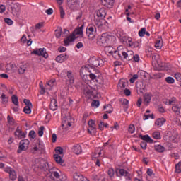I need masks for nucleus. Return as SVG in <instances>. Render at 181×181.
<instances>
[{
  "instance_id": "12",
  "label": "nucleus",
  "mask_w": 181,
  "mask_h": 181,
  "mask_svg": "<svg viewBox=\"0 0 181 181\" xmlns=\"http://www.w3.org/2000/svg\"><path fill=\"white\" fill-rule=\"evenodd\" d=\"M31 53L32 54H35V56H42L45 59H47V57H49V54L46 52V49L45 48L33 49Z\"/></svg>"
},
{
  "instance_id": "42",
  "label": "nucleus",
  "mask_w": 181,
  "mask_h": 181,
  "mask_svg": "<svg viewBox=\"0 0 181 181\" xmlns=\"http://www.w3.org/2000/svg\"><path fill=\"white\" fill-rule=\"evenodd\" d=\"M121 103L122 104V105H124V108L126 110H128V104H129V101L127 99H122L121 100Z\"/></svg>"
},
{
  "instance_id": "47",
  "label": "nucleus",
  "mask_w": 181,
  "mask_h": 181,
  "mask_svg": "<svg viewBox=\"0 0 181 181\" xmlns=\"http://www.w3.org/2000/svg\"><path fill=\"white\" fill-rule=\"evenodd\" d=\"M0 98H1L3 104H6L8 103V97L6 96V95L3 93L0 96Z\"/></svg>"
},
{
  "instance_id": "53",
  "label": "nucleus",
  "mask_w": 181,
  "mask_h": 181,
  "mask_svg": "<svg viewBox=\"0 0 181 181\" xmlns=\"http://www.w3.org/2000/svg\"><path fill=\"white\" fill-rule=\"evenodd\" d=\"M55 152L57 155H63V148L62 147H57L55 148Z\"/></svg>"
},
{
  "instance_id": "4",
  "label": "nucleus",
  "mask_w": 181,
  "mask_h": 181,
  "mask_svg": "<svg viewBox=\"0 0 181 181\" xmlns=\"http://www.w3.org/2000/svg\"><path fill=\"white\" fill-rule=\"evenodd\" d=\"M168 105H173L172 110L177 115H181V102H178L176 98L173 97L168 102Z\"/></svg>"
},
{
  "instance_id": "23",
  "label": "nucleus",
  "mask_w": 181,
  "mask_h": 181,
  "mask_svg": "<svg viewBox=\"0 0 181 181\" xmlns=\"http://www.w3.org/2000/svg\"><path fill=\"white\" fill-rule=\"evenodd\" d=\"M74 181H86L84 176L81 175L80 173H74Z\"/></svg>"
},
{
  "instance_id": "49",
  "label": "nucleus",
  "mask_w": 181,
  "mask_h": 181,
  "mask_svg": "<svg viewBox=\"0 0 181 181\" xmlns=\"http://www.w3.org/2000/svg\"><path fill=\"white\" fill-rule=\"evenodd\" d=\"M146 32V28H142L139 31V36H140V37H143V36H145Z\"/></svg>"
},
{
  "instance_id": "11",
  "label": "nucleus",
  "mask_w": 181,
  "mask_h": 181,
  "mask_svg": "<svg viewBox=\"0 0 181 181\" xmlns=\"http://www.w3.org/2000/svg\"><path fill=\"white\" fill-rule=\"evenodd\" d=\"M88 132L90 135H94L97 132V125L95 124V122L93 119H90L88 122Z\"/></svg>"
},
{
  "instance_id": "24",
  "label": "nucleus",
  "mask_w": 181,
  "mask_h": 181,
  "mask_svg": "<svg viewBox=\"0 0 181 181\" xmlns=\"http://www.w3.org/2000/svg\"><path fill=\"white\" fill-rule=\"evenodd\" d=\"M141 45H142V43H141L140 40H138L137 41L132 40V43L129 45V47H132V49H140Z\"/></svg>"
},
{
  "instance_id": "50",
  "label": "nucleus",
  "mask_w": 181,
  "mask_h": 181,
  "mask_svg": "<svg viewBox=\"0 0 181 181\" xmlns=\"http://www.w3.org/2000/svg\"><path fill=\"white\" fill-rule=\"evenodd\" d=\"M181 172V162L180 161L177 164L175 165V173H180Z\"/></svg>"
},
{
  "instance_id": "6",
  "label": "nucleus",
  "mask_w": 181,
  "mask_h": 181,
  "mask_svg": "<svg viewBox=\"0 0 181 181\" xmlns=\"http://www.w3.org/2000/svg\"><path fill=\"white\" fill-rule=\"evenodd\" d=\"M49 181H67V177L62 174L60 170L52 171L49 176Z\"/></svg>"
},
{
  "instance_id": "48",
  "label": "nucleus",
  "mask_w": 181,
  "mask_h": 181,
  "mask_svg": "<svg viewBox=\"0 0 181 181\" xmlns=\"http://www.w3.org/2000/svg\"><path fill=\"white\" fill-rule=\"evenodd\" d=\"M91 106L92 107H95V108H98L100 107V101L98 100H93L92 103H91Z\"/></svg>"
},
{
  "instance_id": "10",
  "label": "nucleus",
  "mask_w": 181,
  "mask_h": 181,
  "mask_svg": "<svg viewBox=\"0 0 181 181\" xmlns=\"http://www.w3.org/2000/svg\"><path fill=\"white\" fill-rule=\"evenodd\" d=\"M30 141L28 139H23L19 143V148L18 149V153H22V151H27L29 148Z\"/></svg>"
},
{
  "instance_id": "54",
  "label": "nucleus",
  "mask_w": 181,
  "mask_h": 181,
  "mask_svg": "<svg viewBox=\"0 0 181 181\" xmlns=\"http://www.w3.org/2000/svg\"><path fill=\"white\" fill-rule=\"evenodd\" d=\"M138 74H134L132 77L130 78V83H132V84H134V83H135V81L138 80Z\"/></svg>"
},
{
  "instance_id": "60",
  "label": "nucleus",
  "mask_w": 181,
  "mask_h": 181,
  "mask_svg": "<svg viewBox=\"0 0 181 181\" xmlns=\"http://www.w3.org/2000/svg\"><path fill=\"white\" fill-rule=\"evenodd\" d=\"M45 130V127L41 126L38 129L39 136H43V131Z\"/></svg>"
},
{
  "instance_id": "16",
  "label": "nucleus",
  "mask_w": 181,
  "mask_h": 181,
  "mask_svg": "<svg viewBox=\"0 0 181 181\" xmlns=\"http://www.w3.org/2000/svg\"><path fill=\"white\" fill-rule=\"evenodd\" d=\"M134 59V51H124L123 50V59L132 60Z\"/></svg>"
},
{
  "instance_id": "18",
  "label": "nucleus",
  "mask_w": 181,
  "mask_h": 181,
  "mask_svg": "<svg viewBox=\"0 0 181 181\" xmlns=\"http://www.w3.org/2000/svg\"><path fill=\"white\" fill-rule=\"evenodd\" d=\"M95 18L101 19L103 18H105V8H102L99 10L96 11L95 13Z\"/></svg>"
},
{
  "instance_id": "29",
  "label": "nucleus",
  "mask_w": 181,
  "mask_h": 181,
  "mask_svg": "<svg viewBox=\"0 0 181 181\" xmlns=\"http://www.w3.org/2000/svg\"><path fill=\"white\" fill-rule=\"evenodd\" d=\"M165 122H166V119L162 117V118H159L158 119L156 122H155V125L156 127H158V128L163 126V124H165Z\"/></svg>"
},
{
  "instance_id": "40",
  "label": "nucleus",
  "mask_w": 181,
  "mask_h": 181,
  "mask_svg": "<svg viewBox=\"0 0 181 181\" xmlns=\"http://www.w3.org/2000/svg\"><path fill=\"white\" fill-rule=\"evenodd\" d=\"M83 94H85L86 96L88 97V96L91 95V94H93V90H91L88 88H86L83 90Z\"/></svg>"
},
{
  "instance_id": "1",
  "label": "nucleus",
  "mask_w": 181,
  "mask_h": 181,
  "mask_svg": "<svg viewBox=\"0 0 181 181\" xmlns=\"http://www.w3.org/2000/svg\"><path fill=\"white\" fill-rule=\"evenodd\" d=\"M83 25H81V27H78V28H76L73 33L72 35H69L68 37H66L64 40V45L69 46L71 42H74L77 37H83L84 36V33H83Z\"/></svg>"
},
{
  "instance_id": "17",
  "label": "nucleus",
  "mask_w": 181,
  "mask_h": 181,
  "mask_svg": "<svg viewBox=\"0 0 181 181\" xmlns=\"http://www.w3.org/2000/svg\"><path fill=\"white\" fill-rule=\"evenodd\" d=\"M14 135L18 139H23V138H26V133L22 132L19 127L16 129Z\"/></svg>"
},
{
  "instance_id": "55",
  "label": "nucleus",
  "mask_w": 181,
  "mask_h": 181,
  "mask_svg": "<svg viewBox=\"0 0 181 181\" xmlns=\"http://www.w3.org/2000/svg\"><path fill=\"white\" fill-rule=\"evenodd\" d=\"M8 8L10 9L11 7L15 4V1L13 0H7L6 2Z\"/></svg>"
},
{
  "instance_id": "21",
  "label": "nucleus",
  "mask_w": 181,
  "mask_h": 181,
  "mask_svg": "<svg viewBox=\"0 0 181 181\" xmlns=\"http://www.w3.org/2000/svg\"><path fill=\"white\" fill-rule=\"evenodd\" d=\"M67 59H69V57L67 56V54H62L60 55H58L56 57L55 60L58 63H63V62H66V60H67Z\"/></svg>"
},
{
  "instance_id": "46",
  "label": "nucleus",
  "mask_w": 181,
  "mask_h": 181,
  "mask_svg": "<svg viewBox=\"0 0 181 181\" xmlns=\"http://www.w3.org/2000/svg\"><path fill=\"white\" fill-rule=\"evenodd\" d=\"M32 106H25L23 109L25 114H30L32 112Z\"/></svg>"
},
{
  "instance_id": "30",
  "label": "nucleus",
  "mask_w": 181,
  "mask_h": 181,
  "mask_svg": "<svg viewBox=\"0 0 181 181\" xmlns=\"http://www.w3.org/2000/svg\"><path fill=\"white\" fill-rule=\"evenodd\" d=\"M114 50H115V49L111 46H105V52L107 56H112V53H114Z\"/></svg>"
},
{
  "instance_id": "57",
  "label": "nucleus",
  "mask_w": 181,
  "mask_h": 181,
  "mask_svg": "<svg viewBox=\"0 0 181 181\" xmlns=\"http://www.w3.org/2000/svg\"><path fill=\"white\" fill-rule=\"evenodd\" d=\"M138 76H141V78H146V72L144 71H138Z\"/></svg>"
},
{
  "instance_id": "26",
  "label": "nucleus",
  "mask_w": 181,
  "mask_h": 181,
  "mask_svg": "<svg viewBox=\"0 0 181 181\" xmlns=\"http://www.w3.org/2000/svg\"><path fill=\"white\" fill-rule=\"evenodd\" d=\"M163 46V40H162L161 37L158 38V40L156 41V43H155L156 49H158V50H160Z\"/></svg>"
},
{
  "instance_id": "34",
  "label": "nucleus",
  "mask_w": 181,
  "mask_h": 181,
  "mask_svg": "<svg viewBox=\"0 0 181 181\" xmlns=\"http://www.w3.org/2000/svg\"><path fill=\"white\" fill-rule=\"evenodd\" d=\"M54 158L57 163H59V165H63V159H62V156H60L59 154H54Z\"/></svg>"
},
{
  "instance_id": "9",
  "label": "nucleus",
  "mask_w": 181,
  "mask_h": 181,
  "mask_svg": "<svg viewBox=\"0 0 181 181\" xmlns=\"http://www.w3.org/2000/svg\"><path fill=\"white\" fill-rule=\"evenodd\" d=\"M117 36L123 42V45H127L129 47L131 46V43H132V38L131 37L124 35L123 34L121 35L119 33H117Z\"/></svg>"
},
{
  "instance_id": "15",
  "label": "nucleus",
  "mask_w": 181,
  "mask_h": 181,
  "mask_svg": "<svg viewBox=\"0 0 181 181\" xmlns=\"http://www.w3.org/2000/svg\"><path fill=\"white\" fill-rule=\"evenodd\" d=\"M116 175L117 176H124L127 180H129L131 179V174L124 169L116 170Z\"/></svg>"
},
{
  "instance_id": "41",
  "label": "nucleus",
  "mask_w": 181,
  "mask_h": 181,
  "mask_svg": "<svg viewBox=\"0 0 181 181\" xmlns=\"http://www.w3.org/2000/svg\"><path fill=\"white\" fill-rule=\"evenodd\" d=\"M26 71V65H21L18 69V72L20 74H23Z\"/></svg>"
},
{
  "instance_id": "45",
  "label": "nucleus",
  "mask_w": 181,
  "mask_h": 181,
  "mask_svg": "<svg viewBox=\"0 0 181 181\" xmlns=\"http://www.w3.org/2000/svg\"><path fill=\"white\" fill-rule=\"evenodd\" d=\"M165 81L168 84H173L175 83V79L171 76H168L165 78Z\"/></svg>"
},
{
  "instance_id": "32",
  "label": "nucleus",
  "mask_w": 181,
  "mask_h": 181,
  "mask_svg": "<svg viewBox=\"0 0 181 181\" xmlns=\"http://www.w3.org/2000/svg\"><path fill=\"white\" fill-rule=\"evenodd\" d=\"M141 139L144 141V142H148L149 144H153V139L148 135H140Z\"/></svg>"
},
{
  "instance_id": "59",
  "label": "nucleus",
  "mask_w": 181,
  "mask_h": 181,
  "mask_svg": "<svg viewBox=\"0 0 181 181\" xmlns=\"http://www.w3.org/2000/svg\"><path fill=\"white\" fill-rule=\"evenodd\" d=\"M29 137L31 138L32 139H35L36 138V132L35 131L31 130L29 132Z\"/></svg>"
},
{
  "instance_id": "25",
  "label": "nucleus",
  "mask_w": 181,
  "mask_h": 181,
  "mask_svg": "<svg viewBox=\"0 0 181 181\" xmlns=\"http://www.w3.org/2000/svg\"><path fill=\"white\" fill-rule=\"evenodd\" d=\"M10 9L12 13L16 14L19 12V4L15 2L11 7Z\"/></svg>"
},
{
  "instance_id": "28",
  "label": "nucleus",
  "mask_w": 181,
  "mask_h": 181,
  "mask_svg": "<svg viewBox=\"0 0 181 181\" xmlns=\"http://www.w3.org/2000/svg\"><path fill=\"white\" fill-rule=\"evenodd\" d=\"M78 0H67V5L70 9H74L77 5Z\"/></svg>"
},
{
  "instance_id": "58",
  "label": "nucleus",
  "mask_w": 181,
  "mask_h": 181,
  "mask_svg": "<svg viewBox=\"0 0 181 181\" xmlns=\"http://www.w3.org/2000/svg\"><path fill=\"white\" fill-rule=\"evenodd\" d=\"M107 174H108V176H110V177H114V175H115L114 170L112 168H109L107 171Z\"/></svg>"
},
{
  "instance_id": "31",
  "label": "nucleus",
  "mask_w": 181,
  "mask_h": 181,
  "mask_svg": "<svg viewBox=\"0 0 181 181\" xmlns=\"http://www.w3.org/2000/svg\"><path fill=\"white\" fill-rule=\"evenodd\" d=\"M72 151L74 153H76V155H80V153L81 152V146L79 144H76L73 146Z\"/></svg>"
},
{
  "instance_id": "51",
  "label": "nucleus",
  "mask_w": 181,
  "mask_h": 181,
  "mask_svg": "<svg viewBox=\"0 0 181 181\" xmlns=\"http://www.w3.org/2000/svg\"><path fill=\"white\" fill-rule=\"evenodd\" d=\"M153 137L154 138V139H160V132H154L153 133Z\"/></svg>"
},
{
  "instance_id": "38",
  "label": "nucleus",
  "mask_w": 181,
  "mask_h": 181,
  "mask_svg": "<svg viewBox=\"0 0 181 181\" xmlns=\"http://www.w3.org/2000/svg\"><path fill=\"white\" fill-rule=\"evenodd\" d=\"M95 24L98 28H102L103 27V23L101 22V18H97L95 16L94 17Z\"/></svg>"
},
{
  "instance_id": "7",
  "label": "nucleus",
  "mask_w": 181,
  "mask_h": 181,
  "mask_svg": "<svg viewBox=\"0 0 181 181\" xmlns=\"http://www.w3.org/2000/svg\"><path fill=\"white\" fill-rule=\"evenodd\" d=\"M86 35L89 40H94L97 36V27L90 25L86 28Z\"/></svg>"
},
{
  "instance_id": "35",
  "label": "nucleus",
  "mask_w": 181,
  "mask_h": 181,
  "mask_svg": "<svg viewBox=\"0 0 181 181\" xmlns=\"http://www.w3.org/2000/svg\"><path fill=\"white\" fill-rule=\"evenodd\" d=\"M7 122L11 127H13V125L16 124V122H15V119H13V117L9 115L7 116Z\"/></svg>"
},
{
  "instance_id": "63",
  "label": "nucleus",
  "mask_w": 181,
  "mask_h": 181,
  "mask_svg": "<svg viewBox=\"0 0 181 181\" xmlns=\"http://www.w3.org/2000/svg\"><path fill=\"white\" fill-rule=\"evenodd\" d=\"M4 21L6 23H7V25H13V21H12L11 18H5L4 19Z\"/></svg>"
},
{
  "instance_id": "44",
  "label": "nucleus",
  "mask_w": 181,
  "mask_h": 181,
  "mask_svg": "<svg viewBox=\"0 0 181 181\" xmlns=\"http://www.w3.org/2000/svg\"><path fill=\"white\" fill-rule=\"evenodd\" d=\"M55 36L59 39L62 36V28H57L55 30Z\"/></svg>"
},
{
  "instance_id": "36",
  "label": "nucleus",
  "mask_w": 181,
  "mask_h": 181,
  "mask_svg": "<svg viewBox=\"0 0 181 181\" xmlns=\"http://www.w3.org/2000/svg\"><path fill=\"white\" fill-rule=\"evenodd\" d=\"M11 101L16 107L19 106V100H18V96H16V95H13L11 96Z\"/></svg>"
},
{
  "instance_id": "20",
  "label": "nucleus",
  "mask_w": 181,
  "mask_h": 181,
  "mask_svg": "<svg viewBox=\"0 0 181 181\" xmlns=\"http://www.w3.org/2000/svg\"><path fill=\"white\" fill-rule=\"evenodd\" d=\"M151 100H152V95H151L150 93H145L144 95L143 103L144 105H149V104L151 103Z\"/></svg>"
},
{
  "instance_id": "37",
  "label": "nucleus",
  "mask_w": 181,
  "mask_h": 181,
  "mask_svg": "<svg viewBox=\"0 0 181 181\" xmlns=\"http://www.w3.org/2000/svg\"><path fill=\"white\" fill-rule=\"evenodd\" d=\"M103 109L106 110L105 112H107V114H111V112H112V105H105Z\"/></svg>"
},
{
  "instance_id": "22",
  "label": "nucleus",
  "mask_w": 181,
  "mask_h": 181,
  "mask_svg": "<svg viewBox=\"0 0 181 181\" xmlns=\"http://www.w3.org/2000/svg\"><path fill=\"white\" fill-rule=\"evenodd\" d=\"M154 150L156 151V152H158V153H163V152L166 151V148L161 144H155Z\"/></svg>"
},
{
  "instance_id": "8",
  "label": "nucleus",
  "mask_w": 181,
  "mask_h": 181,
  "mask_svg": "<svg viewBox=\"0 0 181 181\" xmlns=\"http://www.w3.org/2000/svg\"><path fill=\"white\" fill-rule=\"evenodd\" d=\"M89 62L94 67H98V66L101 67L102 66H104V60L100 59V57H92L89 59Z\"/></svg>"
},
{
  "instance_id": "33",
  "label": "nucleus",
  "mask_w": 181,
  "mask_h": 181,
  "mask_svg": "<svg viewBox=\"0 0 181 181\" xmlns=\"http://www.w3.org/2000/svg\"><path fill=\"white\" fill-rule=\"evenodd\" d=\"M67 78L68 80H69V83L71 84H73V83H74V75H73V72H71V71H67Z\"/></svg>"
},
{
  "instance_id": "39",
  "label": "nucleus",
  "mask_w": 181,
  "mask_h": 181,
  "mask_svg": "<svg viewBox=\"0 0 181 181\" xmlns=\"http://www.w3.org/2000/svg\"><path fill=\"white\" fill-rule=\"evenodd\" d=\"M176 138H177V134L172 133L169 136V141H170V142H173V141H176Z\"/></svg>"
},
{
  "instance_id": "62",
  "label": "nucleus",
  "mask_w": 181,
  "mask_h": 181,
  "mask_svg": "<svg viewBox=\"0 0 181 181\" xmlns=\"http://www.w3.org/2000/svg\"><path fill=\"white\" fill-rule=\"evenodd\" d=\"M24 104H25L26 107H32V103L28 99H24Z\"/></svg>"
},
{
  "instance_id": "5",
  "label": "nucleus",
  "mask_w": 181,
  "mask_h": 181,
  "mask_svg": "<svg viewBox=\"0 0 181 181\" xmlns=\"http://www.w3.org/2000/svg\"><path fill=\"white\" fill-rule=\"evenodd\" d=\"M74 124V119H73L71 116L65 115L62 117V127L63 129H66V131H69L70 128L73 127Z\"/></svg>"
},
{
  "instance_id": "43",
  "label": "nucleus",
  "mask_w": 181,
  "mask_h": 181,
  "mask_svg": "<svg viewBox=\"0 0 181 181\" xmlns=\"http://www.w3.org/2000/svg\"><path fill=\"white\" fill-rule=\"evenodd\" d=\"M16 67V66L13 65V64H8L6 66V70H11V71H15V68Z\"/></svg>"
},
{
  "instance_id": "56",
  "label": "nucleus",
  "mask_w": 181,
  "mask_h": 181,
  "mask_svg": "<svg viewBox=\"0 0 181 181\" xmlns=\"http://www.w3.org/2000/svg\"><path fill=\"white\" fill-rule=\"evenodd\" d=\"M54 83H56V81L54 79H52L47 82L46 87H47V86H49V87H53L54 86Z\"/></svg>"
},
{
  "instance_id": "64",
  "label": "nucleus",
  "mask_w": 181,
  "mask_h": 181,
  "mask_svg": "<svg viewBox=\"0 0 181 181\" xmlns=\"http://www.w3.org/2000/svg\"><path fill=\"white\" fill-rule=\"evenodd\" d=\"M101 156V149H98V151H96L95 152V155H93L95 158H98V156Z\"/></svg>"
},
{
  "instance_id": "13",
  "label": "nucleus",
  "mask_w": 181,
  "mask_h": 181,
  "mask_svg": "<svg viewBox=\"0 0 181 181\" xmlns=\"http://www.w3.org/2000/svg\"><path fill=\"white\" fill-rule=\"evenodd\" d=\"M4 170L6 173H8L10 180H12V181L16 180L17 175H16V172H15V170H13L11 167H7V168H4Z\"/></svg>"
},
{
  "instance_id": "3",
  "label": "nucleus",
  "mask_w": 181,
  "mask_h": 181,
  "mask_svg": "<svg viewBox=\"0 0 181 181\" xmlns=\"http://www.w3.org/2000/svg\"><path fill=\"white\" fill-rule=\"evenodd\" d=\"M33 169L34 170H37V169L47 170L49 169V163L43 158H37L33 163Z\"/></svg>"
},
{
  "instance_id": "61",
  "label": "nucleus",
  "mask_w": 181,
  "mask_h": 181,
  "mask_svg": "<svg viewBox=\"0 0 181 181\" xmlns=\"http://www.w3.org/2000/svg\"><path fill=\"white\" fill-rule=\"evenodd\" d=\"M175 78L177 81H180L181 83V74L177 72L175 74Z\"/></svg>"
},
{
  "instance_id": "14",
  "label": "nucleus",
  "mask_w": 181,
  "mask_h": 181,
  "mask_svg": "<svg viewBox=\"0 0 181 181\" xmlns=\"http://www.w3.org/2000/svg\"><path fill=\"white\" fill-rule=\"evenodd\" d=\"M121 47H119L117 49H115L112 52V57H114V59H116L117 60L122 59V60L123 59V54H124V50L121 49Z\"/></svg>"
},
{
  "instance_id": "27",
  "label": "nucleus",
  "mask_w": 181,
  "mask_h": 181,
  "mask_svg": "<svg viewBox=\"0 0 181 181\" xmlns=\"http://www.w3.org/2000/svg\"><path fill=\"white\" fill-rule=\"evenodd\" d=\"M49 108L52 111H56V110H57V100H56V99H51Z\"/></svg>"
},
{
  "instance_id": "2",
  "label": "nucleus",
  "mask_w": 181,
  "mask_h": 181,
  "mask_svg": "<svg viewBox=\"0 0 181 181\" xmlns=\"http://www.w3.org/2000/svg\"><path fill=\"white\" fill-rule=\"evenodd\" d=\"M114 36L105 33L98 36L97 43L99 46H108L112 42Z\"/></svg>"
},
{
  "instance_id": "19",
  "label": "nucleus",
  "mask_w": 181,
  "mask_h": 181,
  "mask_svg": "<svg viewBox=\"0 0 181 181\" xmlns=\"http://www.w3.org/2000/svg\"><path fill=\"white\" fill-rule=\"evenodd\" d=\"M128 86V81L126 78H122L119 80L117 87L118 88H121V90H124L127 88Z\"/></svg>"
},
{
  "instance_id": "52",
  "label": "nucleus",
  "mask_w": 181,
  "mask_h": 181,
  "mask_svg": "<svg viewBox=\"0 0 181 181\" xmlns=\"http://www.w3.org/2000/svg\"><path fill=\"white\" fill-rule=\"evenodd\" d=\"M128 132H129V134H134V132H135V126L134 124L129 126Z\"/></svg>"
}]
</instances>
